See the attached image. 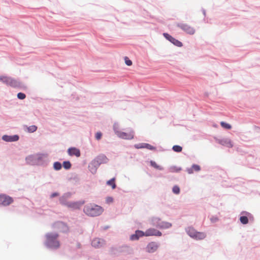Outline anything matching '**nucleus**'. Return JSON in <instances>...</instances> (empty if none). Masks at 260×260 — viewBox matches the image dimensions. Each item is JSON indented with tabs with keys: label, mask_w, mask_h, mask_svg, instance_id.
<instances>
[{
	"label": "nucleus",
	"mask_w": 260,
	"mask_h": 260,
	"mask_svg": "<svg viewBox=\"0 0 260 260\" xmlns=\"http://www.w3.org/2000/svg\"><path fill=\"white\" fill-rule=\"evenodd\" d=\"M172 150L176 152L179 153L182 150V147L178 145H175L172 147Z\"/></svg>",
	"instance_id": "4c0bfd02"
},
{
	"label": "nucleus",
	"mask_w": 260,
	"mask_h": 260,
	"mask_svg": "<svg viewBox=\"0 0 260 260\" xmlns=\"http://www.w3.org/2000/svg\"><path fill=\"white\" fill-rule=\"evenodd\" d=\"M104 210L102 207L94 204L86 205L83 210L86 214L91 217H95L101 215Z\"/></svg>",
	"instance_id": "7ed1b4c3"
},
{
	"label": "nucleus",
	"mask_w": 260,
	"mask_h": 260,
	"mask_svg": "<svg viewBox=\"0 0 260 260\" xmlns=\"http://www.w3.org/2000/svg\"><path fill=\"white\" fill-rule=\"evenodd\" d=\"M68 153L70 156H75L77 157H80L81 155V152L79 149L74 147H71L68 148Z\"/></svg>",
	"instance_id": "aec40b11"
},
{
	"label": "nucleus",
	"mask_w": 260,
	"mask_h": 260,
	"mask_svg": "<svg viewBox=\"0 0 260 260\" xmlns=\"http://www.w3.org/2000/svg\"><path fill=\"white\" fill-rule=\"evenodd\" d=\"M109 228V226H106L104 228V229H105V230H106V229H108Z\"/></svg>",
	"instance_id": "09e8293b"
},
{
	"label": "nucleus",
	"mask_w": 260,
	"mask_h": 260,
	"mask_svg": "<svg viewBox=\"0 0 260 260\" xmlns=\"http://www.w3.org/2000/svg\"><path fill=\"white\" fill-rule=\"evenodd\" d=\"M159 246V245L156 242H150L146 247V251L150 253H154L157 250Z\"/></svg>",
	"instance_id": "2eb2a0df"
},
{
	"label": "nucleus",
	"mask_w": 260,
	"mask_h": 260,
	"mask_svg": "<svg viewBox=\"0 0 260 260\" xmlns=\"http://www.w3.org/2000/svg\"><path fill=\"white\" fill-rule=\"evenodd\" d=\"M185 231L187 235L191 238H194V236L195 235L196 230L191 226H189L185 229Z\"/></svg>",
	"instance_id": "393cba45"
},
{
	"label": "nucleus",
	"mask_w": 260,
	"mask_h": 260,
	"mask_svg": "<svg viewBox=\"0 0 260 260\" xmlns=\"http://www.w3.org/2000/svg\"><path fill=\"white\" fill-rule=\"evenodd\" d=\"M53 168L55 171H59L62 168V164L60 161H55L53 164Z\"/></svg>",
	"instance_id": "7c9ffc66"
},
{
	"label": "nucleus",
	"mask_w": 260,
	"mask_h": 260,
	"mask_svg": "<svg viewBox=\"0 0 260 260\" xmlns=\"http://www.w3.org/2000/svg\"><path fill=\"white\" fill-rule=\"evenodd\" d=\"M13 201L12 197L5 194H0V205L7 206L12 203Z\"/></svg>",
	"instance_id": "6e6552de"
},
{
	"label": "nucleus",
	"mask_w": 260,
	"mask_h": 260,
	"mask_svg": "<svg viewBox=\"0 0 260 260\" xmlns=\"http://www.w3.org/2000/svg\"><path fill=\"white\" fill-rule=\"evenodd\" d=\"M112 251L114 254L122 253L124 255L130 254L133 253V248L128 245H123L116 247H112Z\"/></svg>",
	"instance_id": "20e7f679"
},
{
	"label": "nucleus",
	"mask_w": 260,
	"mask_h": 260,
	"mask_svg": "<svg viewBox=\"0 0 260 260\" xmlns=\"http://www.w3.org/2000/svg\"><path fill=\"white\" fill-rule=\"evenodd\" d=\"M134 147L137 149L146 148L150 150L155 151L156 150V147L153 146L148 143H141L139 144H136L134 145Z\"/></svg>",
	"instance_id": "f8f14e48"
},
{
	"label": "nucleus",
	"mask_w": 260,
	"mask_h": 260,
	"mask_svg": "<svg viewBox=\"0 0 260 260\" xmlns=\"http://www.w3.org/2000/svg\"><path fill=\"white\" fill-rule=\"evenodd\" d=\"M162 35L164 37V38L170 42L171 41V40L173 37V36H172L171 35L167 32H164L162 34Z\"/></svg>",
	"instance_id": "ea45409f"
},
{
	"label": "nucleus",
	"mask_w": 260,
	"mask_h": 260,
	"mask_svg": "<svg viewBox=\"0 0 260 260\" xmlns=\"http://www.w3.org/2000/svg\"><path fill=\"white\" fill-rule=\"evenodd\" d=\"M210 220L211 223H214L218 221L219 219L217 216H211Z\"/></svg>",
	"instance_id": "37998d69"
},
{
	"label": "nucleus",
	"mask_w": 260,
	"mask_h": 260,
	"mask_svg": "<svg viewBox=\"0 0 260 260\" xmlns=\"http://www.w3.org/2000/svg\"><path fill=\"white\" fill-rule=\"evenodd\" d=\"M216 142L218 144L228 148H232L233 146L231 140L228 138L216 139Z\"/></svg>",
	"instance_id": "a211bd4d"
},
{
	"label": "nucleus",
	"mask_w": 260,
	"mask_h": 260,
	"mask_svg": "<svg viewBox=\"0 0 260 260\" xmlns=\"http://www.w3.org/2000/svg\"><path fill=\"white\" fill-rule=\"evenodd\" d=\"M104 242V240L99 238H95L92 241L91 245L95 248H99L102 246Z\"/></svg>",
	"instance_id": "4be33fe9"
},
{
	"label": "nucleus",
	"mask_w": 260,
	"mask_h": 260,
	"mask_svg": "<svg viewBox=\"0 0 260 260\" xmlns=\"http://www.w3.org/2000/svg\"><path fill=\"white\" fill-rule=\"evenodd\" d=\"M176 26L187 34L192 35L195 33L194 28L186 23L178 22L176 23Z\"/></svg>",
	"instance_id": "0eeeda50"
},
{
	"label": "nucleus",
	"mask_w": 260,
	"mask_h": 260,
	"mask_svg": "<svg viewBox=\"0 0 260 260\" xmlns=\"http://www.w3.org/2000/svg\"><path fill=\"white\" fill-rule=\"evenodd\" d=\"M102 135H103V134L102 132H97L95 134V138L96 140H100L101 139L102 137Z\"/></svg>",
	"instance_id": "c03bdc74"
},
{
	"label": "nucleus",
	"mask_w": 260,
	"mask_h": 260,
	"mask_svg": "<svg viewBox=\"0 0 260 260\" xmlns=\"http://www.w3.org/2000/svg\"><path fill=\"white\" fill-rule=\"evenodd\" d=\"M170 42L172 44H173L174 46L178 47H181L183 45V43L181 41H179L178 40L175 39L174 37H173Z\"/></svg>",
	"instance_id": "c756f323"
},
{
	"label": "nucleus",
	"mask_w": 260,
	"mask_h": 260,
	"mask_svg": "<svg viewBox=\"0 0 260 260\" xmlns=\"http://www.w3.org/2000/svg\"><path fill=\"white\" fill-rule=\"evenodd\" d=\"M161 221V219L159 217H152L150 220V224L153 226L159 229Z\"/></svg>",
	"instance_id": "5701e85b"
},
{
	"label": "nucleus",
	"mask_w": 260,
	"mask_h": 260,
	"mask_svg": "<svg viewBox=\"0 0 260 260\" xmlns=\"http://www.w3.org/2000/svg\"><path fill=\"white\" fill-rule=\"evenodd\" d=\"M61 164L62 167H63L66 170L70 169L72 167L71 162L69 160H64Z\"/></svg>",
	"instance_id": "2f4dec72"
},
{
	"label": "nucleus",
	"mask_w": 260,
	"mask_h": 260,
	"mask_svg": "<svg viewBox=\"0 0 260 260\" xmlns=\"http://www.w3.org/2000/svg\"><path fill=\"white\" fill-rule=\"evenodd\" d=\"M71 196L72 193L71 192H67L63 193L62 196L59 197V203L62 206L67 207L70 202L68 201V200L71 198Z\"/></svg>",
	"instance_id": "9d476101"
},
{
	"label": "nucleus",
	"mask_w": 260,
	"mask_h": 260,
	"mask_svg": "<svg viewBox=\"0 0 260 260\" xmlns=\"http://www.w3.org/2000/svg\"><path fill=\"white\" fill-rule=\"evenodd\" d=\"M201 11H202V12L203 13V14L204 15V17H205L206 16V10L204 8H202Z\"/></svg>",
	"instance_id": "de8ad7c7"
},
{
	"label": "nucleus",
	"mask_w": 260,
	"mask_h": 260,
	"mask_svg": "<svg viewBox=\"0 0 260 260\" xmlns=\"http://www.w3.org/2000/svg\"><path fill=\"white\" fill-rule=\"evenodd\" d=\"M145 232L140 230H137L135 233L130 236L129 239L131 241H137L140 238L145 236Z\"/></svg>",
	"instance_id": "4468645a"
},
{
	"label": "nucleus",
	"mask_w": 260,
	"mask_h": 260,
	"mask_svg": "<svg viewBox=\"0 0 260 260\" xmlns=\"http://www.w3.org/2000/svg\"><path fill=\"white\" fill-rule=\"evenodd\" d=\"M116 178L115 177H113L110 180H108L106 182V184L108 186H111L113 189H114L116 187V184L115 183Z\"/></svg>",
	"instance_id": "cd10ccee"
},
{
	"label": "nucleus",
	"mask_w": 260,
	"mask_h": 260,
	"mask_svg": "<svg viewBox=\"0 0 260 260\" xmlns=\"http://www.w3.org/2000/svg\"><path fill=\"white\" fill-rule=\"evenodd\" d=\"M49 160L48 158V154L44 153H38L37 158V166L41 167H46L49 163Z\"/></svg>",
	"instance_id": "39448f33"
},
{
	"label": "nucleus",
	"mask_w": 260,
	"mask_h": 260,
	"mask_svg": "<svg viewBox=\"0 0 260 260\" xmlns=\"http://www.w3.org/2000/svg\"><path fill=\"white\" fill-rule=\"evenodd\" d=\"M113 131L115 134L118 136L119 135V133H120L121 131H119V125L118 122H115L113 124Z\"/></svg>",
	"instance_id": "c9c22d12"
},
{
	"label": "nucleus",
	"mask_w": 260,
	"mask_h": 260,
	"mask_svg": "<svg viewBox=\"0 0 260 260\" xmlns=\"http://www.w3.org/2000/svg\"><path fill=\"white\" fill-rule=\"evenodd\" d=\"M109 161V159L104 154H101L95 157L88 164V168L90 172L94 175L101 164H107Z\"/></svg>",
	"instance_id": "f03ea898"
},
{
	"label": "nucleus",
	"mask_w": 260,
	"mask_h": 260,
	"mask_svg": "<svg viewBox=\"0 0 260 260\" xmlns=\"http://www.w3.org/2000/svg\"><path fill=\"white\" fill-rule=\"evenodd\" d=\"M45 240L44 241V246L48 249L54 251L60 246L58 240L59 234L56 232H48L45 235Z\"/></svg>",
	"instance_id": "f257e3e1"
},
{
	"label": "nucleus",
	"mask_w": 260,
	"mask_h": 260,
	"mask_svg": "<svg viewBox=\"0 0 260 260\" xmlns=\"http://www.w3.org/2000/svg\"><path fill=\"white\" fill-rule=\"evenodd\" d=\"M239 220L243 224H246L249 221L253 222L254 217L252 214L247 211H242L241 212Z\"/></svg>",
	"instance_id": "423d86ee"
},
{
	"label": "nucleus",
	"mask_w": 260,
	"mask_h": 260,
	"mask_svg": "<svg viewBox=\"0 0 260 260\" xmlns=\"http://www.w3.org/2000/svg\"><path fill=\"white\" fill-rule=\"evenodd\" d=\"M84 204V201H76V202H70L68 205V207L71 208L73 210L79 209L82 205Z\"/></svg>",
	"instance_id": "6ab92c4d"
},
{
	"label": "nucleus",
	"mask_w": 260,
	"mask_h": 260,
	"mask_svg": "<svg viewBox=\"0 0 260 260\" xmlns=\"http://www.w3.org/2000/svg\"><path fill=\"white\" fill-rule=\"evenodd\" d=\"M220 124L223 128L226 130L231 129L232 127V125L230 124L225 121H221L220 122Z\"/></svg>",
	"instance_id": "72a5a7b5"
},
{
	"label": "nucleus",
	"mask_w": 260,
	"mask_h": 260,
	"mask_svg": "<svg viewBox=\"0 0 260 260\" xmlns=\"http://www.w3.org/2000/svg\"><path fill=\"white\" fill-rule=\"evenodd\" d=\"M37 157L38 153L27 155L25 158L26 164L30 166H36Z\"/></svg>",
	"instance_id": "9b49d317"
},
{
	"label": "nucleus",
	"mask_w": 260,
	"mask_h": 260,
	"mask_svg": "<svg viewBox=\"0 0 260 260\" xmlns=\"http://www.w3.org/2000/svg\"><path fill=\"white\" fill-rule=\"evenodd\" d=\"M124 60L125 64L127 65V66H131L132 65V61L127 56H125L124 57Z\"/></svg>",
	"instance_id": "a19ab883"
},
{
	"label": "nucleus",
	"mask_w": 260,
	"mask_h": 260,
	"mask_svg": "<svg viewBox=\"0 0 260 260\" xmlns=\"http://www.w3.org/2000/svg\"><path fill=\"white\" fill-rule=\"evenodd\" d=\"M172 226V224L171 223L167 222V221H161V223L160 224L159 229H168L171 228Z\"/></svg>",
	"instance_id": "a878e982"
},
{
	"label": "nucleus",
	"mask_w": 260,
	"mask_h": 260,
	"mask_svg": "<svg viewBox=\"0 0 260 260\" xmlns=\"http://www.w3.org/2000/svg\"><path fill=\"white\" fill-rule=\"evenodd\" d=\"M145 236H156L160 237L162 235V233L154 228H149L145 231Z\"/></svg>",
	"instance_id": "dca6fc26"
},
{
	"label": "nucleus",
	"mask_w": 260,
	"mask_h": 260,
	"mask_svg": "<svg viewBox=\"0 0 260 260\" xmlns=\"http://www.w3.org/2000/svg\"><path fill=\"white\" fill-rule=\"evenodd\" d=\"M172 192L175 194H178L180 192V187L177 185H174L172 188Z\"/></svg>",
	"instance_id": "58836bf2"
},
{
	"label": "nucleus",
	"mask_w": 260,
	"mask_h": 260,
	"mask_svg": "<svg viewBox=\"0 0 260 260\" xmlns=\"http://www.w3.org/2000/svg\"><path fill=\"white\" fill-rule=\"evenodd\" d=\"M20 85L21 82L15 79L14 78L11 77L9 86H10L11 87L14 88H16L19 87L20 86Z\"/></svg>",
	"instance_id": "b1692460"
},
{
	"label": "nucleus",
	"mask_w": 260,
	"mask_h": 260,
	"mask_svg": "<svg viewBox=\"0 0 260 260\" xmlns=\"http://www.w3.org/2000/svg\"><path fill=\"white\" fill-rule=\"evenodd\" d=\"M149 163H150V165L153 167L154 168L157 169V170H160V171H162L164 170V168L158 165H157L156 164V162L154 161V160H151L150 161H149Z\"/></svg>",
	"instance_id": "c85d7f7f"
},
{
	"label": "nucleus",
	"mask_w": 260,
	"mask_h": 260,
	"mask_svg": "<svg viewBox=\"0 0 260 260\" xmlns=\"http://www.w3.org/2000/svg\"><path fill=\"white\" fill-rule=\"evenodd\" d=\"M170 171L172 173H178L182 170L181 167H178L176 166H172L170 167Z\"/></svg>",
	"instance_id": "f704fd0d"
},
{
	"label": "nucleus",
	"mask_w": 260,
	"mask_h": 260,
	"mask_svg": "<svg viewBox=\"0 0 260 260\" xmlns=\"http://www.w3.org/2000/svg\"><path fill=\"white\" fill-rule=\"evenodd\" d=\"M17 97L19 100H24L26 98V94L23 92H18L17 95Z\"/></svg>",
	"instance_id": "79ce46f5"
},
{
	"label": "nucleus",
	"mask_w": 260,
	"mask_h": 260,
	"mask_svg": "<svg viewBox=\"0 0 260 260\" xmlns=\"http://www.w3.org/2000/svg\"><path fill=\"white\" fill-rule=\"evenodd\" d=\"M55 227L57 228L59 232L63 233H68L69 232V228L68 224L63 221H57L55 223Z\"/></svg>",
	"instance_id": "1a4fd4ad"
},
{
	"label": "nucleus",
	"mask_w": 260,
	"mask_h": 260,
	"mask_svg": "<svg viewBox=\"0 0 260 260\" xmlns=\"http://www.w3.org/2000/svg\"><path fill=\"white\" fill-rule=\"evenodd\" d=\"M206 237V234L204 233L198 232H196L193 239L195 240H203Z\"/></svg>",
	"instance_id": "bb28decb"
},
{
	"label": "nucleus",
	"mask_w": 260,
	"mask_h": 260,
	"mask_svg": "<svg viewBox=\"0 0 260 260\" xmlns=\"http://www.w3.org/2000/svg\"><path fill=\"white\" fill-rule=\"evenodd\" d=\"M119 138L124 140H132L134 138V132L131 131L129 133L121 132L117 136Z\"/></svg>",
	"instance_id": "f3484780"
},
{
	"label": "nucleus",
	"mask_w": 260,
	"mask_h": 260,
	"mask_svg": "<svg viewBox=\"0 0 260 260\" xmlns=\"http://www.w3.org/2000/svg\"><path fill=\"white\" fill-rule=\"evenodd\" d=\"M38 127L35 125H32L27 127V132L29 133H32L36 132Z\"/></svg>",
	"instance_id": "e433bc0d"
},
{
	"label": "nucleus",
	"mask_w": 260,
	"mask_h": 260,
	"mask_svg": "<svg viewBox=\"0 0 260 260\" xmlns=\"http://www.w3.org/2000/svg\"><path fill=\"white\" fill-rule=\"evenodd\" d=\"M20 137L18 135H4L2 136V139L7 142H14L19 140Z\"/></svg>",
	"instance_id": "ddd939ff"
},
{
	"label": "nucleus",
	"mask_w": 260,
	"mask_h": 260,
	"mask_svg": "<svg viewBox=\"0 0 260 260\" xmlns=\"http://www.w3.org/2000/svg\"><path fill=\"white\" fill-rule=\"evenodd\" d=\"M59 195V193L58 192H52L50 194V198L51 199H52V198H54L55 197H58Z\"/></svg>",
	"instance_id": "49530a36"
},
{
	"label": "nucleus",
	"mask_w": 260,
	"mask_h": 260,
	"mask_svg": "<svg viewBox=\"0 0 260 260\" xmlns=\"http://www.w3.org/2000/svg\"><path fill=\"white\" fill-rule=\"evenodd\" d=\"M201 170V167L200 165L193 164L190 168H187L186 169V172L189 174H192L194 173V172H199Z\"/></svg>",
	"instance_id": "412c9836"
},
{
	"label": "nucleus",
	"mask_w": 260,
	"mask_h": 260,
	"mask_svg": "<svg viewBox=\"0 0 260 260\" xmlns=\"http://www.w3.org/2000/svg\"><path fill=\"white\" fill-rule=\"evenodd\" d=\"M11 77L0 76V81L7 85H9Z\"/></svg>",
	"instance_id": "473e14b6"
},
{
	"label": "nucleus",
	"mask_w": 260,
	"mask_h": 260,
	"mask_svg": "<svg viewBox=\"0 0 260 260\" xmlns=\"http://www.w3.org/2000/svg\"><path fill=\"white\" fill-rule=\"evenodd\" d=\"M113 198L112 197H107L106 199V203L110 204L113 202Z\"/></svg>",
	"instance_id": "a18cd8bd"
}]
</instances>
